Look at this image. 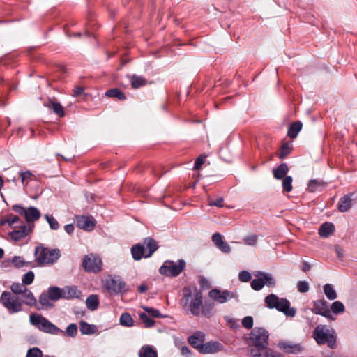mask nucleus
Wrapping results in <instances>:
<instances>
[{
  "label": "nucleus",
  "mask_w": 357,
  "mask_h": 357,
  "mask_svg": "<svg viewBox=\"0 0 357 357\" xmlns=\"http://www.w3.org/2000/svg\"><path fill=\"white\" fill-rule=\"evenodd\" d=\"M202 298V294L200 291L197 289L192 291L190 288L185 287L183 289V298L180 304L184 310L198 317L201 314V307L203 304Z\"/></svg>",
  "instance_id": "f257e3e1"
},
{
  "label": "nucleus",
  "mask_w": 357,
  "mask_h": 357,
  "mask_svg": "<svg viewBox=\"0 0 357 357\" xmlns=\"http://www.w3.org/2000/svg\"><path fill=\"white\" fill-rule=\"evenodd\" d=\"M265 303L268 308H275L286 316L294 317L296 314V309L290 307V302L286 298L272 294L265 298Z\"/></svg>",
  "instance_id": "f03ea898"
},
{
  "label": "nucleus",
  "mask_w": 357,
  "mask_h": 357,
  "mask_svg": "<svg viewBox=\"0 0 357 357\" xmlns=\"http://www.w3.org/2000/svg\"><path fill=\"white\" fill-rule=\"evenodd\" d=\"M313 337L319 344H327L328 347H336V334L333 330H329L326 326L318 325L313 331Z\"/></svg>",
  "instance_id": "7ed1b4c3"
},
{
  "label": "nucleus",
  "mask_w": 357,
  "mask_h": 357,
  "mask_svg": "<svg viewBox=\"0 0 357 357\" xmlns=\"http://www.w3.org/2000/svg\"><path fill=\"white\" fill-rule=\"evenodd\" d=\"M59 249H48L43 246H38L35 249L36 261L40 266L54 264L60 257Z\"/></svg>",
  "instance_id": "20e7f679"
},
{
  "label": "nucleus",
  "mask_w": 357,
  "mask_h": 357,
  "mask_svg": "<svg viewBox=\"0 0 357 357\" xmlns=\"http://www.w3.org/2000/svg\"><path fill=\"white\" fill-rule=\"evenodd\" d=\"M31 324L36 327L38 330L50 334L58 335L63 333L64 331L59 328L53 324L45 317L41 314H32L29 317Z\"/></svg>",
  "instance_id": "39448f33"
},
{
  "label": "nucleus",
  "mask_w": 357,
  "mask_h": 357,
  "mask_svg": "<svg viewBox=\"0 0 357 357\" xmlns=\"http://www.w3.org/2000/svg\"><path fill=\"white\" fill-rule=\"evenodd\" d=\"M2 305L10 314L18 313L23 310L22 301L10 291L2 293Z\"/></svg>",
  "instance_id": "423d86ee"
},
{
  "label": "nucleus",
  "mask_w": 357,
  "mask_h": 357,
  "mask_svg": "<svg viewBox=\"0 0 357 357\" xmlns=\"http://www.w3.org/2000/svg\"><path fill=\"white\" fill-rule=\"evenodd\" d=\"M268 332L264 328L255 327L253 328L249 336V349L250 347H258L268 346Z\"/></svg>",
  "instance_id": "0eeeda50"
},
{
  "label": "nucleus",
  "mask_w": 357,
  "mask_h": 357,
  "mask_svg": "<svg viewBox=\"0 0 357 357\" xmlns=\"http://www.w3.org/2000/svg\"><path fill=\"white\" fill-rule=\"evenodd\" d=\"M185 261L179 259L178 261H166L160 268V273L170 277L178 275L185 268Z\"/></svg>",
  "instance_id": "6e6552de"
},
{
  "label": "nucleus",
  "mask_w": 357,
  "mask_h": 357,
  "mask_svg": "<svg viewBox=\"0 0 357 357\" xmlns=\"http://www.w3.org/2000/svg\"><path fill=\"white\" fill-rule=\"evenodd\" d=\"M82 266L88 272L98 273L102 268L101 259L93 254L86 255L82 261Z\"/></svg>",
  "instance_id": "1a4fd4ad"
},
{
  "label": "nucleus",
  "mask_w": 357,
  "mask_h": 357,
  "mask_svg": "<svg viewBox=\"0 0 357 357\" xmlns=\"http://www.w3.org/2000/svg\"><path fill=\"white\" fill-rule=\"evenodd\" d=\"M104 286L110 294L121 293L126 287V283L119 276H109L104 282Z\"/></svg>",
  "instance_id": "9d476101"
},
{
  "label": "nucleus",
  "mask_w": 357,
  "mask_h": 357,
  "mask_svg": "<svg viewBox=\"0 0 357 357\" xmlns=\"http://www.w3.org/2000/svg\"><path fill=\"white\" fill-rule=\"evenodd\" d=\"M208 296L213 301L223 304L235 297V294L228 290L221 291L218 289H213L209 291Z\"/></svg>",
  "instance_id": "9b49d317"
},
{
  "label": "nucleus",
  "mask_w": 357,
  "mask_h": 357,
  "mask_svg": "<svg viewBox=\"0 0 357 357\" xmlns=\"http://www.w3.org/2000/svg\"><path fill=\"white\" fill-rule=\"evenodd\" d=\"M13 208L15 212L24 215L29 223L37 220L40 216V212L35 207L25 208L20 205H14Z\"/></svg>",
  "instance_id": "f8f14e48"
},
{
  "label": "nucleus",
  "mask_w": 357,
  "mask_h": 357,
  "mask_svg": "<svg viewBox=\"0 0 357 357\" xmlns=\"http://www.w3.org/2000/svg\"><path fill=\"white\" fill-rule=\"evenodd\" d=\"M250 357H281L277 351H275L267 346L258 347H250L248 350Z\"/></svg>",
  "instance_id": "ddd939ff"
},
{
  "label": "nucleus",
  "mask_w": 357,
  "mask_h": 357,
  "mask_svg": "<svg viewBox=\"0 0 357 357\" xmlns=\"http://www.w3.org/2000/svg\"><path fill=\"white\" fill-rule=\"evenodd\" d=\"M312 311L316 314H320L328 319L335 320V318L331 313L328 303L324 299L315 301Z\"/></svg>",
  "instance_id": "4468645a"
},
{
  "label": "nucleus",
  "mask_w": 357,
  "mask_h": 357,
  "mask_svg": "<svg viewBox=\"0 0 357 357\" xmlns=\"http://www.w3.org/2000/svg\"><path fill=\"white\" fill-rule=\"evenodd\" d=\"M33 227V224H29L28 226L23 225L19 229L10 232L8 235L14 242H17L25 238L29 233H31Z\"/></svg>",
  "instance_id": "2eb2a0df"
},
{
  "label": "nucleus",
  "mask_w": 357,
  "mask_h": 357,
  "mask_svg": "<svg viewBox=\"0 0 357 357\" xmlns=\"http://www.w3.org/2000/svg\"><path fill=\"white\" fill-rule=\"evenodd\" d=\"M77 226L86 231H91L95 227V220L91 217L88 216H77L76 217Z\"/></svg>",
  "instance_id": "dca6fc26"
},
{
  "label": "nucleus",
  "mask_w": 357,
  "mask_h": 357,
  "mask_svg": "<svg viewBox=\"0 0 357 357\" xmlns=\"http://www.w3.org/2000/svg\"><path fill=\"white\" fill-rule=\"evenodd\" d=\"M224 347L222 344L216 341H210L206 342L201 347L202 354H215L222 351Z\"/></svg>",
  "instance_id": "f3484780"
},
{
  "label": "nucleus",
  "mask_w": 357,
  "mask_h": 357,
  "mask_svg": "<svg viewBox=\"0 0 357 357\" xmlns=\"http://www.w3.org/2000/svg\"><path fill=\"white\" fill-rule=\"evenodd\" d=\"M188 341L191 346L201 353V347L203 346L204 341V334L200 331L196 332L188 337Z\"/></svg>",
  "instance_id": "a211bd4d"
},
{
  "label": "nucleus",
  "mask_w": 357,
  "mask_h": 357,
  "mask_svg": "<svg viewBox=\"0 0 357 357\" xmlns=\"http://www.w3.org/2000/svg\"><path fill=\"white\" fill-rule=\"evenodd\" d=\"M279 348L288 354H298L302 351V347L299 344H294L290 342H281L278 344Z\"/></svg>",
  "instance_id": "6ab92c4d"
},
{
  "label": "nucleus",
  "mask_w": 357,
  "mask_h": 357,
  "mask_svg": "<svg viewBox=\"0 0 357 357\" xmlns=\"http://www.w3.org/2000/svg\"><path fill=\"white\" fill-rule=\"evenodd\" d=\"M354 204V200L352 198V195H346L340 199L337 208L340 212H346L351 208Z\"/></svg>",
  "instance_id": "aec40b11"
},
{
  "label": "nucleus",
  "mask_w": 357,
  "mask_h": 357,
  "mask_svg": "<svg viewBox=\"0 0 357 357\" xmlns=\"http://www.w3.org/2000/svg\"><path fill=\"white\" fill-rule=\"evenodd\" d=\"M61 291L63 299L79 298L81 296V291L75 286H66L61 288Z\"/></svg>",
  "instance_id": "412c9836"
},
{
  "label": "nucleus",
  "mask_w": 357,
  "mask_h": 357,
  "mask_svg": "<svg viewBox=\"0 0 357 357\" xmlns=\"http://www.w3.org/2000/svg\"><path fill=\"white\" fill-rule=\"evenodd\" d=\"M51 301H52L47 292L41 294L38 298V302L40 305V307H37V309L47 310L52 308L53 307V304L51 303Z\"/></svg>",
  "instance_id": "4be33fe9"
},
{
  "label": "nucleus",
  "mask_w": 357,
  "mask_h": 357,
  "mask_svg": "<svg viewBox=\"0 0 357 357\" xmlns=\"http://www.w3.org/2000/svg\"><path fill=\"white\" fill-rule=\"evenodd\" d=\"M335 231V227L333 223L325 222L319 229V234L323 238H327L332 235Z\"/></svg>",
  "instance_id": "5701e85b"
},
{
  "label": "nucleus",
  "mask_w": 357,
  "mask_h": 357,
  "mask_svg": "<svg viewBox=\"0 0 357 357\" xmlns=\"http://www.w3.org/2000/svg\"><path fill=\"white\" fill-rule=\"evenodd\" d=\"M255 276L256 278H259V279H262L261 280L262 283H264V287L265 285L268 287H274L275 284V281L271 274L257 272L255 274Z\"/></svg>",
  "instance_id": "b1692460"
},
{
  "label": "nucleus",
  "mask_w": 357,
  "mask_h": 357,
  "mask_svg": "<svg viewBox=\"0 0 357 357\" xmlns=\"http://www.w3.org/2000/svg\"><path fill=\"white\" fill-rule=\"evenodd\" d=\"M44 105L46 107L52 109L54 111V112L60 117L64 116L63 108L60 103L50 100L49 101L45 102Z\"/></svg>",
  "instance_id": "393cba45"
},
{
  "label": "nucleus",
  "mask_w": 357,
  "mask_h": 357,
  "mask_svg": "<svg viewBox=\"0 0 357 357\" xmlns=\"http://www.w3.org/2000/svg\"><path fill=\"white\" fill-rule=\"evenodd\" d=\"M139 357H158L157 351L151 345H144L139 351Z\"/></svg>",
  "instance_id": "a878e982"
},
{
  "label": "nucleus",
  "mask_w": 357,
  "mask_h": 357,
  "mask_svg": "<svg viewBox=\"0 0 357 357\" xmlns=\"http://www.w3.org/2000/svg\"><path fill=\"white\" fill-rule=\"evenodd\" d=\"M79 329L82 334L93 335L98 331L97 326L82 321L79 324Z\"/></svg>",
  "instance_id": "bb28decb"
},
{
  "label": "nucleus",
  "mask_w": 357,
  "mask_h": 357,
  "mask_svg": "<svg viewBox=\"0 0 357 357\" xmlns=\"http://www.w3.org/2000/svg\"><path fill=\"white\" fill-rule=\"evenodd\" d=\"M144 244L146 245V252L147 253V255H145V257H149L158 249L157 243L155 240L147 238L144 240Z\"/></svg>",
  "instance_id": "cd10ccee"
},
{
  "label": "nucleus",
  "mask_w": 357,
  "mask_h": 357,
  "mask_svg": "<svg viewBox=\"0 0 357 357\" xmlns=\"http://www.w3.org/2000/svg\"><path fill=\"white\" fill-rule=\"evenodd\" d=\"M131 253L133 259L137 261L141 259L142 257H145V255H147L145 248L139 244L135 245L131 248Z\"/></svg>",
  "instance_id": "c85d7f7f"
},
{
  "label": "nucleus",
  "mask_w": 357,
  "mask_h": 357,
  "mask_svg": "<svg viewBox=\"0 0 357 357\" xmlns=\"http://www.w3.org/2000/svg\"><path fill=\"white\" fill-rule=\"evenodd\" d=\"M289 171V167L287 164H280L275 169L273 170L274 177L277 179L284 178Z\"/></svg>",
  "instance_id": "c756f323"
},
{
  "label": "nucleus",
  "mask_w": 357,
  "mask_h": 357,
  "mask_svg": "<svg viewBox=\"0 0 357 357\" xmlns=\"http://www.w3.org/2000/svg\"><path fill=\"white\" fill-rule=\"evenodd\" d=\"M302 126L303 124L301 121H296L293 123L288 130V136L291 139L296 138L298 132L301 131Z\"/></svg>",
  "instance_id": "7c9ffc66"
},
{
  "label": "nucleus",
  "mask_w": 357,
  "mask_h": 357,
  "mask_svg": "<svg viewBox=\"0 0 357 357\" xmlns=\"http://www.w3.org/2000/svg\"><path fill=\"white\" fill-rule=\"evenodd\" d=\"M61 291V288L57 287H51L47 291L52 301H56L63 298Z\"/></svg>",
  "instance_id": "2f4dec72"
},
{
  "label": "nucleus",
  "mask_w": 357,
  "mask_h": 357,
  "mask_svg": "<svg viewBox=\"0 0 357 357\" xmlns=\"http://www.w3.org/2000/svg\"><path fill=\"white\" fill-rule=\"evenodd\" d=\"M10 289L12 291V294L17 296V295H23L28 290V289L26 287V285L23 284V283L20 284L18 282L13 283L10 285Z\"/></svg>",
  "instance_id": "473e14b6"
},
{
  "label": "nucleus",
  "mask_w": 357,
  "mask_h": 357,
  "mask_svg": "<svg viewBox=\"0 0 357 357\" xmlns=\"http://www.w3.org/2000/svg\"><path fill=\"white\" fill-rule=\"evenodd\" d=\"M23 300L22 301V303H24L26 305L29 306H34L36 305V299L34 297L33 293L30 290H27L22 295Z\"/></svg>",
  "instance_id": "72a5a7b5"
},
{
  "label": "nucleus",
  "mask_w": 357,
  "mask_h": 357,
  "mask_svg": "<svg viewBox=\"0 0 357 357\" xmlns=\"http://www.w3.org/2000/svg\"><path fill=\"white\" fill-rule=\"evenodd\" d=\"M201 308V314L206 317H211L214 314V305L211 303L206 302Z\"/></svg>",
  "instance_id": "f704fd0d"
},
{
  "label": "nucleus",
  "mask_w": 357,
  "mask_h": 357,
  "mask_svg": "<svg viewBox=\"0 0 357 357\" xmlns=\"http://www.w3.org/2000/svg\"><path fill=\"white\" fill-rule=\"evenodd\" d=\"M324 292L329 300H335L337 297V293L331 284H326L324 286Z\"/></svg>",
  "instance_id": "c9c22d12"
},
{
  "label": "nucleus",
  "mask_w": 357,
  "mask_h": 357,
  "mask_svg": "<svg viewBox=\"0 0 357 357\" xmlns=\"http://www.w3.org/2000/svg\"><path fill=\"white\" fill-rule=\"evenodd\" d=\"M324 183L319 180H310L308 184L309 190L312 192L320 190L324 187Z\"/></svg>",
  "instance_id": "e433bc0d"
},
{
  "label": "nucleus",
  "mask_w": 357,
  "mask_h": 357,
  "mask_svg": "<svg viewBox=\"0 0 357 357\" xmlns=\"http://www.w3.org/2000/svg\"><path fill=\"white\" fill-rule=\"evenodd\" d=\"M87 307L91 310H94L98 307V298L96 295L89 296L86 301Z\"/></svg>",
  "instance_id": "4c0bfd02"
},
{
  "label": "nucleus",
  "mask_w": 357,
  "mask_h": 357,
  "mask_svg": "<svg viewBox=\"0 0 357 357\" xmlns=\"http://www.w3.org/2000/svg\"><path fill=\"white\" fill-rule=\"evenodd\" d=\"M105 96L110 98H117L119 100L126 99L124 93L119 89H112L105 93Z\"/></svg>",
  "instance_id": "58836bf2"
},
{
  "label": "nucleus",
  "mask_w": 357,
  "mask_h": 357,
  "mask_svg": "<svg viewBox=\"0 0 357 357\" xmlns=\"http://www.w3.org/2000/svg\"><path fill=\"white\" fill-rule=\"evenodd\" d=\"M331 313H334L335 314L339 313H342L345 310V307L344 304L340 301H335L331 305Z\"/></svg>",
  "instance_id": "ea45409f"
},
{
  "label": "nucleus",
  "mask_w": 357,
  "mask_h": 357,
  "mask_svg": "<svg viewBox=\"0 0 357 357\" xmlns=\"http://www.w3.org/2000/svg\"><path fill=\"white\" fill-rule=\"evenodd\" d=\"M119 321L120 324L124 326L130 327L133 325V319L130 314L127 312L123 313L121 315Z\"/></svg>",
  "instance_id": "a19ab883"
},
{
  "label": "nucleus",
  "mask_w": 357,
  "mask_h": 357,
  "mask_svg": "<svg viewBox=\"0 0 357 357\" xmlns=\"http://www.w3.org/2000/svg\"><path fill=\"white\" fill-rule=\"evenodd\" d=\"M132 86L137 89L146 84V81L142 77L133 75L131 79Z\"/></svg>",
  "instance_id": "79ce46f5"
},
{
  "label": "nucleus",
  "mask_w": 357,
  "mask_h": 357,
  "mask_svg": "<svg viewBox=\"0 0 357 357\" xmlns=\"http://www.w3.org/2000/svg\"><path fill=\"white\" fill-rule=\"evenodd\" d=\"M292 177L290 176H285L282 181V188L284 191L289 192L292 190Z\"/></svg>",
  "instance_id": "37998d69"
},
{
  "label": "nucleus",
  "mask_w": 357,
  "mask_h": 357,
  "mask_svg": "<svg viewBox=\"0 0 357 357\" xmlns=\"http://www.w3.org/2000/svg\"><path fill=\"white\" fill-rule=\"evenodd\" d=\"M139 317L146 327H151L155 324V321L144 312L140 313Z\"/></svg>",
  "instance_id": "c03bdc74"
},
{
  "label": "nucleus",
  "mask_w": 357,
  "mask_h": 357,
  "mask_svg": "<svg viewBox=\"0 0 357 357\" xmlns=\"http://www.w3.org/2000/svg\"><path fill=\"white\" fill-rule=\"evenodd\" d=\"M34 273L33 271H29L26 274H24L22 278V282L24 285L31 284L34 280Z\"/></svg>",
  "instance_id": "a18cd8bd"
},
{
  "label": "nucleus",
  "mask_w": 357,
  "mask_h": 357,
  "mask_svg": "<svg viewBox=\"0 0 357 357\" xmlns=\"http://www.w3.org/2000/svg\"><path fill=\"white\" fill-rule=\"evenodd\" d=\"M13 266L16 268H21L23 266H29V264L26 262L21 257H14L12 259Z\"/></svg>",
  "instance_id": "49530a36"
},
{
  "label": "nucleus",
  "mask_w": 357,
  "mask_h": 357,
  "mask_svg": "<svg viewBox=\"0 0 357 357\" xmlns=\"http://www.w3.org/2000/svg\"><path fill=\"white\" fill-rule=\"evenodd\" d=\"M45 218L47 220V222L49 223V225L52 229L57 230L59 228V224L58 221L53 216L45 215Z\"/></svg>",
  "instance_id": "de8ad7c7"
},
{
  "label": "nucleus",
  "mask_w": 357,
  "mask_h": 357,
  "mask_svg": "<svg viewBox=\"0 0 357 357\" xmlns=\"http://www.w3.org/2000/svg\"><path fill=\"white\" fill-rule=\"evenodd\" d=\"M26 357H43V352L39 348L33 347L27 351Z\"/></svg>",
  "instance_id": "09e8293b"
},
{
  "label": "nucleus",
  "mask_w": 357,
  "mask_h": 357,
  "mask_svg": "<svg viewBox=\"0 0 357 357\" xmlns=\"http://www.w3.org/2000/svg\"><path fill=\"white\" fill-rule=\"evenodd\" d=\"M66 333L69 337H74L77 333V326L75 324H70L67 328L66 331L63 333Z\"/></svg>",
  "instance_id": "8fccbe9b"
},
{
  "label": "nucleus",
  "mask_w": 357,
  "mask_h": 357,
  "mask_svg": "<svg viewBox=\"0 0 357 357\" xmlns=\"http://www.w3.org/2000/svg\"><path fill=\"white\" fill-rule=\"evenodd\" d=\"M243 242L248 245L254 246L257 242V236L251 234L243 238Z\"/></svg>",
  "instance_id": "3c124183"
},
{
  "label": "nucleus",
  "mask_w": 357,
  "mask_h": 357,
  "mask_svg": "<svg viewBox=\"0 0 357 357\" xmlns=\"http://www.w3.org/2000/svg\"><path fill=\"white\" fill-rule=\"evenodd\" d=\"M291 149H292V145L291 144L287 143V144H284L281 148L280 158H285L288 154L290 153Z\"/></svg>",
  "instance_id": "603ef678"
},
{
  "label": "nucleus",
  "mask_w": 357,
  "mask_h": 357,
  "mask_svg": "<svg viewBox=\"0 0 357 357\" xmlns=\"http://www.w3.org/2000/svg\"><path fill=\"white\" fill-rule=\"evenodd\" d=\"M143 309L147 313L146 314H148V316L149 315L153 317H161L160 312L156 309H154V308H152L150 307H146V306L143 307Z\"/></svg>",
  "instance_id": "864d4df0"
},
{
  "label": "nucleus",
  "mask_w": 357,
  "mask_h": 357,
  "mask_svg": "<svg viewBox=\"0 0 357 357\" xmlns=\"http://www.w3.org/2000/svg\"><path fill=\"white\" fill-rule=\"evenodd\" d=\"M262 279L256 278L251 282V287L254 290L259 291L264 287V283H262Z\"/></svg>",
  "instance_id": "5fc2aeb1"
},
{
  "label": "nucleus",
  "mask_w": 357,
  "mask_h": 357,
  "mask_svg": "<svg viewBox=\"0 0 357 357\" xmlns=\"http://www.w3.org/2000/svg\"><path fill=\"white\" fill-rule=\"evenodd\" d=\"M298 291L301 293H305L309 291V284L306 281H299L297 283Z\"/></svg>",
  "instance_id": "6e6d98bb"
},
{
  "label": "nucleus",
  "mask_w": 357,
  "mask_h": 357,
  "mask_svg": "<svg viewBox=\"0 0 357 357\" xmlns=\"http://www.w3.org/2000/svg\"><path fill=\"white\" fill-rule=\"evenodd\" d=\"M242 325L247 329H250L253 326V319L250 316L245 317L242 320Z\"/></svg>",
  "instance_id": "4d7b16f0"
},
{
  "label": "nucleus",
  "mask_w": 357,
  "mask_h": 357,
  "mask_svg": "<svg viewBox=\"0 0 357 357\" xmlns=\"http://www.w3.org/2000/svg\"><path fill=\"white\" fill-rule=\"evenodd\" d=\"M212 241L217 247L224 241L222 236L218 232L213 235Z\"/></svg>",
  "instance_id": "13d9d810"
},
{
  "label": "nucleus",
  "mask_w": 357,
  "mask_h": 357,
  "mask_svg": "<svg viewBox=\"0 0 357 357\" xmlns=\"http://www.w3.org/2000/svg\"><path fill=\"white\" fill-rule=\"evenodd\" d=\"M205 159H206V155H200L199 156L195 162V164H194V169L195 170H198L200 169V167H202V164L205 161Z\"/></svg>",
  "instance_id": "bf43d9fd"
},
{
  "label": "nucleus",
  "mask_w": 357,
  "mask_h": 357,
  "mask_svg": "<svg viewBox=\"0 0 357 357\" xmlns=\"http://www.w3.org/2000/svg\"><path fill=\"white\" fill-rule=\"evenodd\" d=\"M239 280L242 282H248L251 279V274L246 271H243L239 273Z\"/></svg>",
  "instance_id": "052dcab7"
},
{
  "label": "nucleus",
  "mask_w": 357,
  "mask_h": 357,
  "mask_svg": "<svg viewBox=\"0 0 357 357\" xmlns=\"http://www.w3.org/2000/svg\"><path fill=\"white\" fill-rule=\"evenodd\" d=\"M209 206H214L219 208H222L224 206V200L222 197L218 198L216 200H210Z\"/></svg>",
  "instance_id": "680f3d73"
},
{
  "label": "nucleus",
  "mask_w": 357,
  "mask_h": 357,
  "mask_svg": "<svg viewBox=\"0 0 357 357\" xmlns=\"http://www.w3.org/2000/svg\"><path fill=\"white\" fill-rule=\"evenodd\" d=\"M221 251L225 253H229L231 251L230 246L227 243L223 241L222 244H220L218 247Z\"/></svg>",
  "instance_id": "e2e57ef3"
},
{
  "label": "nucleus",
  "mask_w": 357,
  "mask_h": 357,
  "mask_svg": "<svg viewBox=\"0 0 357 357\" xmlns=\"http://www.w3.org/2000/svg\"><path fill=\"white\" fill-rule=\"evenodd\" d=\"M20 176L22 182L24 183L26 180L29 179L32 176V174L31 172L26 171L24 172H22L20 174Z\"/></svg>",
  "instance_id": "0e129e2a"
},
{
  "label": "nucleus",
  "mask_w": 357,
  "mask_h": 357,
  "mask_svg": "<svg viewBox=\"0 0 357 357\" xmlns=\"http://www.w3.org/2000/svg\"><path fill=\"white\" fill-rule=\"evenodd\" d=\"M180 350L182 355L185 356V357H190V351L188 347L182 346Z\"/></svg>",
  "instance_id": "69168bd1"
},
{
  "label": "nucleus",
  "mask_w": 357,
  "mask_h": 357,
  "mask_svg": "<svg viewBox=\"0 0 357 357\" xmlns=\"http://www.w3.org/2000/svg\"><path fill=\"white\" fill-rule=\"evenodd\" d=\"M84 93V88L82 86H77L73 91V96H79Z\"/></svg>",
  "instance_id": "338daca9"
},
{
  "label": "nucleus",
  "mask_w": 357,
  "mask_h": 357,
  "mask_svg": "<svg viewBox=\"0 0 357 357\" xmlns=\"http://www.w3.org/2000/svg\"><path fill=\"white\" fill-rule=\"evenodd\" d=\"M64 229L66 231V233H68V234H70L73 232L74 231V226L72 224H68V225H66L65 227H64Z\"/></svg>",
  "instance_id": "774afa93"
}]
</instances>
